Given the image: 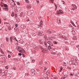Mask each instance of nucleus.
<instances>
[{"label": "nucleus", "instance_id": "nucleus-1", "mask_svg": "<svg viewBox=\"0 0 79 79\" xmlns=\"http://www.w3.org/2000/svg\"><path fill=\"white\" fill-rule=\"evenodd\" d=\"M48 43L49 44V45H48V44H47V42H44L45 45L47 47H48L49 49H50V50H51V51H52V50H55V49H54L53 48H52V47H51V46H53V44L50 41H48Z\"/></svg>", "mask_w": 79, "mask_h": 79}, {"label": "nucleus", "instance_id": "nucleus-2", "mask_svg": "<svg viewBox=\"0 0 79 79\" xmlns=\"http://www.w3.org/2000/svg\"><path fill=\"white\" fill-rule=\"evenodd\" d=\"M72 10H75L76 9H77V6L76 5L74 4H72Z\"/></svg>", "mask_w": 79, "mask_h": 79}, {"label": "nucleus", "instance_id": "nucleus-3", "mask_svg": "<svg viewBox=\"0 0 79 79\" xmlns=\"http://www.w3.org/2000/svg\"><path fill=\"white\" fill-rule=\"evenodd\" d=\"M57 14H61V13H63V11H62V10H60L57 11Z\"/></svg>", "mask_w": 79, "mask_h": 79}, {"label": "nucleus", "instance_id": "nucleus-4", "mask_svg": "<svg viewBox=\"0 0 79 79\" xmlns=\"http://www.w3.org/2000/svg\"><path fill=\"white\" fill-rule=\"evenodd\" d=\"M38 34L40 36V35H44V34L42 31H39V32H38Z\"/></svg>", "mask_w": 79, "mask_h": 79}, {"label": "nucleus", "instance_id": "nucleus-5", "mask_svg": "<svg viewBox=\"0 0 79 79\" xmlns=\"http://www.w3.org/2000/svg\"><path fill=\"white\" fill-rule=\"evenodd\" d=\"M19 52L20 53H23V52L24 53V52H25V51L23 48H20V49L19 50Z\"/></svg>", "mask_w": 79, "mask_h": 79}, {"label": "nucleus", "instance_id": "nucleus-6", "mask_svg": "<svg viewBox=\"0 0 79 79\" xmlns=\"http://www.w3.org/2000/svg\"><path fill=\"white\" fill-rule=\"evenodd\" d=\"M23 32H24V33H27L28 31H27V30L25 29L23 30Z\"/></svg>", "mask_w": 79, "mask_h": 79}, {"label": "nucleus", "instance_id": "nucleus-7", "mask_svg": "<svg viewBox=\"0 0 79 79\" xmlns=\"http://www.w3.org/2000/svg\"><path fill=\"white\" fill-rule=\"evenodd\" d=\"M25 16V14L24 13H21L20 15V17H22V16Z\"/></svg>", "mask_w": 79, "mask_h": 79}, {"label": "nucleus", "instance_id": "nucleus-8", "mask_svg": "<svg viewBox=\"0 0 79 79\" xmlns=\"http://www.w3.org/2000/svg\"><path fill=\"white\" fill-rule=\"evenodd\" d=\"M39 41L40 44H44V42H42L41 40H39Z\"/></svg>", "mask_w": 79, "mask_h": 79}, {"label": "nucleus", "instance_id": "nucleus-9", "mask_svg": "<svg viewBox=\"0 0 79 79\" xmlns=\"http://www.w3.org/2000/svg\"><path fill=\"white\" fill-rule=\"evenodd\" d=\"M27 8L28 9V10H29L30 8H31V5H28L27 7Z\"/></svg>", "mask_w": 79, "mask_h": 79}, {"label": "nucleus", "instance_id": "nucleus-10", "mask_svg": "<svg viewBox=\"0 0 79 79\" xmlns=\"http://www.w3.org/2000/svg\"><path fill=\"white\" fill-rule=\"evenodd\" d=\"M9 40L10 41V43H11V44H12V43L13 42V40L10 37V39H9Z\"/></svg>", "mask_w": 79, "mask_h": 79}, {"label": "nucleus", "instance_id": "nucleus-11", "mask_svg": "<svg viewBox=\"0 0 79 79\" xmlns=\"http://www.w3.org/2000/svg\"><path fill=\"white\" fill-rule=\"evenodd\" d=\"M47 33L49 34H50L51 33H53V32H52V31L49 30L47 31Z\"/></svg>", "mask_w": 79, "mask_h": 79}, {"label": "nucleus", "instance_id": "nucleus-12", "mask_svg": "<svg viewBox=\"0 0 79 79\" xmlns=\"http://www.w3.org/2000/svg\"><path fill=\"white\" fill-rule=\"evenodd\" d=\"M40 25L41 27H42L43 26V24H44V23H43V22L42 21H41L40 22Z\"/></svg>", "mask_w": 79, "mask_h": 79}, {"label": "nucleus", "instance_id": "nucleus-13", "mask_svg": "<svg viewBox=\"0 0 79 79\" xmlns=\"http://www.w3.org/2000/svg\"><path fill=\"white\" fill-rule=\"evenodd\" d=\"M31 35H32V36H35L36 35V34H35L34 33H31Z\"/></svg>", "mask_w": 79, "mask_h": 79}, {"label": "nucleus", "instance_id": "nucleus-14", "mask_svg": "<svg viewBox=\"0 0 79 79\" xmlns=\"http://www.w3.org/2000/svg\"><path fill=\"white\" fill-rule=\"evenodd\" d=\"M3 5L6 8H8V5L6 4H3Z\"/></svg>", "mask_w": 79, "mask_h": 79}, {"label": "nucleus", "instance_id": "nucleus-15", "mask_svg": "<svg viewBox=\"0 0 79 79\" xmlns=\"http://www.w3.org/2000/svg\"><path fill=\"white\" fill-rule=\"evenodd\" d=\"M3 9L6 10L5 11H8V8L7 7H6L5 8H3Z\"/></svg>", "mask_w": 79, "mask_h": 79}, {"label": "nucleus", "instance_id": "nucleus-16", "mask_svg": "<svg viewBox=\"0 0 79 79\" xmlns=\"http://www.w3.org/2000/svg\"><path fill=\"white\" fill-rule=\"evenodd\" d=\"M74 65L75 66H77V62H75L74 64Z\"/></svg>", "mask_w": 79, "mask_h": 79}, {"label": "nucleus", "instance_id": "nucleus-17", "mask_svg": "<svg viewBox=\"0 0 79 79\" xmlns=\"http://www.w3.org/2000/svg\"><path fill=\"white\" fill-rule=\"evenodd\" d=\"M0 52L2 54H3V55H5V53H4V52H3L2 50H1Z\"/></svg>", "mask_w": 79, "mask_h": 79}, {"label": "nucleus", "instance_id": "nucleus-18", "mask_svg": "<svg viewBox=\"0 0 79 79\" xmlns=\"http://www.w3.org/2000/svg\"><path fill=\"white\" fill-rule=\"evenodd\" d=\"M10 37L12 39H12H13V40L15 39V38H16L15 37Z\"/></svg>", "mask_w": 79, "mask_h": 79}, {"label": "nucleus", "instance_id": "nucleus-19", "mask_svg": "<svg viewBox=\"0 0 79 79\" xmlns=\"http://www.w3.org/2000/svg\"><path fill=\"white\" fill-rule=\"evenodd\" d=\"M73 40H77V38L75 36H74L73 38Z\"/></svg>", "mask_w": 79, "mask_h": 79}, {"label": "nucleus", "instance_id": "nucleus-20", "mask_svg": "<svg viewBox=\"0 0 79 79\" xmlns=\"http://www.w3.org/2000/svg\"><path fill=\"white\" fill-rule=\"evenodd\" d=\"M17 48L18 50L19 51V50H20V49L21 48L19 47H17Z\"/></svg>", "mask_w": 79, "mask_h": 79}, {"label": "nucleus", "instance_id": "nucleus-21", "mask_svg": "<svg viewBox=\"0 0 79 79\" xmlns=\"http://www.w3.org/2000/svg\"><path fill=\"white\" fill-rule=\"evenodd\" d=\"M8 29L9 31H10L11 30V26H9L8 27Z\"/></svg>", "mask_w": 79, "mask_h": 79}, {"label": "nucleus", "instance_id": "nucleus-22", "mask_svg": "<svg viewBox=\"0 0 79 79\" xmlns=\"http://www.w3.org/2000/svg\"><path fill=\"white\" fill-rule=\"evenodd\" d=\"M9 0V2H14V1L13 0Z\"/></svg>", "mask_w": 79, "mask_h": 79}, {"label": "nucleus", "instance_id": "nucleus-23", "mask_svg": "<svg viewBox=\"0 0 79 79\" xmlns=\"http://www.w3.org/2000/svg\"><path fill=\"white\" fill-rule=\"evenodd\" d=\"M25 2L26 3H29V0H25Z\"/></svg>", "mask_w": 79, "mask_h": 79}, {"label": "nucleus", "instance_id": "nucleus-24", "mask_svg": "<svg viewBox=\"0 0 79 79\" xmlns=\"http://www.w3.org/2000/svg\"><path fill=\"white\" fill-rule=\"evenodd\" d=\"M15 14L14 13H12V14H11V16H12V17H13V16H15Z\"/></svg>", "mask_w": 79, "mask_h": 79}, {"label": "nucleus", "instance_id": "nucleus-25", "mask_svg": "<svg viewBox=\"0 0 79 79\" xmlns=\"http://www.w3.org/2000/svg\"><path fill=\"white\" fill-rule=\"evenodd\" d=\"M64 40H68V38L65 36L64 37Z\"/></svg>", "mask_w": 79, "mask_h": 79}, {"label": "nucleus", "instance_id": "nucleus-26", "mask_svg": "<svg viewBox=\"0 0 79 79\" xmlns=\"http://www.w3.org/2000/svg\"><path fill=\"white\" fill-rule=\"evenodd\" d=\"M29 74L28 73H25V76H28Z\"/></svg>", "mask_w": 79, "mask_h": 79}, {"label": "nucleus", "instance_id": "nucleus-27", "mask_svg": "<svg viewBox=\"0 0 79 79\" xmlns=\"http://www.w3.org/2000/svg\"><path fill=\"white\" fill-rule=\"evenodd\" d=\"M3 28V27H2L1 26H0V31L2 29V28Z\"/></svg>", "mask_w": 79, "mask_h": 79}, {"label": "nucleus", "instance_id": "nucleus-28", "mask_svg": "<svg viewBox=\"0 0 79 79\" xmlns=\"http://www.w3.org/2000/svg\"><path fill=\"white\" fill-rule=\"evenodd\" d=\"M9 38H6V40L7 42H8Z\"/></svg>", "mask_w": 79, "mask_h": 79}, {"label": "nucleus", "instance_id": "nucleus-29", "mask_svg": "<svg viewBox=\"0 0 79 79\" xmlns=\"http://www.w3.org/2000/svg\"><path fill=\"white\" fill-rule=\"evenodd\" d=\"M63 65L64 66H66V64L65 63H64L63 64Z\"/></svg>", "mask_w": 79, "mask_h": 79}, {"label": "nucleus", "instance_id": "nucleus-30", "mask_svg": "<svg viewBox=\"0 0 79 79\" xmlns=\"http://www.w3.org/2000/svg\"><path fill=\"white\" fill-rule=\"evenodd\" d=\"M70 44H71V45H74V43L73 42H71V43H70Z\"/></svg>", "mask_w": 79, "mask_h": 79}, {"label": "nucleus", "instance_id": "nucleus-31", "mask_svg": "<svg viewBox=\"0 0 79 79\" xmlns=\"http://www.w3.org/2000/svg\"><path fill=\"white\" fill-rule=\"evenodd\" d=\"M57 21L58 23H60V19H58Z\"/></svg>", "mask_w": 79, "mask_h": 79}, {"label": "nucleus", "instance_id": "nucleus-32", "mask_svg": "<svg viewBox=\"0 0 79 79\" xmlns=\"http://www.w3.org/2000/svg\"><path fill=\"white\" fill-rule=\"evenodd\" d=\"M1 4H3V0H1Z\"/></svg>", "mask_w": 79, "mask_h": 79}, {"label": "nucleus", "instance_id": "nucleus-33", "mask_svg": "<svg viewBox=\"0 0 79 79\" xmlns=\"http://www.w3.org/2000/svg\"><path fill=\"white\" fill-rule=\"evenodd\" d=\"M67 68L69 69H71V68L70 67L68 66Z\"/></svg>", "mask_w": 79, "mask_h": 79}, {"label": "nucleus", "instance_id": "nucleus-34", "mask_svg": "<svg viewBox=\"0 0 79 79\" xmlns=\"http://www.w3.org/2000/svg\"><path fill=\"white\" fill-rule=\"evenodd\" d=\"M64 78H66V77H68V76L66 75H64Z\"/></svg>", "mask_w": 79, "mask_h": 79}, {"label": "nucleus", "instance_id": "nucleus-35", "mask_svg": "<svg viewBox=\"0 0 79 79\" xmlns=\"http://www.w3.org/2000/svg\"><path fill=\"white\" fill-rule=\"evenodd\" d=\"M50 2H51L52 3H53V1L54 0H50Z\"/></svg>", "mask_w": 79, "mask_h": 79}, {"label": "nucleus", "instance_id": "nucleus-36", "mask_svg": "<svg viewBox=\"0 0 79 79\" xmlns=\"http://www.w3.org/2000/svg\"><path fill=\"white\" fill-rule=\"evenodd\" d=\"M42 63V62H40L39 63V64H40V65H41Z\"/></svg>", "mask_w": 79, "mask_h": 79}, {"label": "nucleus", "instance_id": "nucleus-37", "mask_svg": "<svg viewBox=\"0 0 79 79\" xmlns=\"http://www.w3.org/2000/svg\"><path fill=\"white\" fill-rule=\"evenodd\" d=\"M18 55L19 56H21V55H22V54H21V53H19Z\"/></svg>", "mask_w": 79, "mask_h": 79}, {"label": "nucleus", "instance_id": "nucleus-38", "mask_svg": "<svg viewBox=\"0 0 79 79\" xmlns=\"http://www.w3.org/2000/svg\"><path fill=\"white\" fill-rule=\"evenodd\" d=\"M53 52L54 53H55L56 52V51H55V50H53Z\"/></svg>", "mask_w": 79, "mask_h": 79}, {"label": "nucleus", "instance_id": "nucleus-39", "mask_svg": "<svg viewBox=\"0 0 79 79\" xmlns=\"http://www.w3.org/2000/svg\"><path fill=\"white\" fill-rule=\"evenodd\" d=\"M17 28L16 27H15L14 28V30H15V31H17Z\"/></svg>", "mask_w": 79, "mask_h": 79}, {"label": "nucleus", "instance_id": "nucleus-40", "mask_svg": "<svg viewBox=\"0 0 79 79\" xmlns=\"http://www.w3.org/2000/svg\"><path fill=\"white\" fill-rule=\"evenodd\" d=\"M62 2H63V5H64V4H65V3L64 2V1H62Z\"/></svg>", "mask_w": 79, "mask_h": 79}, {"label": "nucleus", "instance_id": "nucleus-41", "mask_svg": "<svg viewBox=\"0 0 79 79\" xmlns=\"http://www.w3.org/2000/svg\"><path fill=\"white\" fill-rule=\"evenodd\" d=\"M8 23H7V22H4V24H8Z\"/></svg>", "mask_w": 79, "mask_h": 79}, {"label": "nucleus", "instance_id": "nucleus-42", "mask_svg": "<svg viewBox=\"0 0 79 79\" xmlns=\"http://www.w3.org/2000/svg\"><path fill=\"white\" fill-rule=\"evenodd\" d=\"M1 47L2 48H3V44H1Z\"/></svg>", "mask_w": 79, "mask_h": 79}, {"label": "nucleus", "instance_id": "nucleus-43", "mask_svg": "<svg viewBox=\"0 0 79 79\" xmlns=\"http://www.w3.org/2000/svg\"><path fill=\"white\" fill-rule=\"evenodd\" d=\"M54 44H57V42H56V41H54Z\"/></svg>", "mask_w": 79, "mask_h": 79}, {"label": "nucleus", "instance_id": "nucleus-44", "mask_svg": "<svg viewBox=\"0 0 79 79\" xmlns=\"http://www.w3.org/2000/svg\"><path fill=\"white\" fill-rule=\"evenodd\" d=\"M15 12H16V13H17L18 11H17V9H15Z\"/></svg>", "mask_w": 79, "mask_h": 79}, {"label": "nucleus", "instance_id": "nucleus-45", "mask_svg": "<svg viewBox=\"0 0 79 79\" xmlns=\"http://www.w3.org/2000/svg\"><path fill=\"white\" fill-rule=\"evenodd\" d=\"M13 69H14V70H15L16 69V67H14L13 68Z\"/></svg>", "mask_w": 79, "mask_h": 79}, {"label": "nucleus", "instance_id": "nucleus-46", "mask_svg": "<svg viewBox=\"0 0 79 79\" xmlns=\"http://www.w3.org/2000/svg\"><path fill=\"white\" fill-rule=\"evenodd\" d=\"M3 4H2V3H1V6L2 7H3Z\"/></svg>", "mask_w": 79, "mask_h": 79}, {"label": "nucleus", "instance_id": "nucleus-47", "mask_svg": "<svg viewBox=\"0 0 79 79\" xmlns=\"http://www.w3.org/2000/svg\"><path fill=\"white\" fill-rule=\"evenodd\" d=\"M47 48L45 49L44 50V51H45V52H47Z\"/></svg>", "mask_w": 79, "mask_h": 79}, {"label": "nucleus", "instance_id": "nucleus-48", "mask_svg": "<svg viewBox=\"0 0 79 79\" xmlns=\"http://www.w3.org/2000/svg\"><path fill=\"white\" fill-rule=\"evenodd\" d=\"M65 78L64 77H62L61 78V79H64Z\"/></svg>", "mask_w": 79, "mask_h": 79}, {"label": "nucleus", "instance_id": "nucleus-49", "mask_svg": "<svg viewBox=\"0 0 79 79\" xmlns=\"http://www.w3.org/2000/svg\"><path fill=\"white\" fill-rule=\"evenodd\" d=\"M10 57H11V56H10V55H8V58H10Z\"/></svg>", "mask_w": 79, "mask_h": 79}, {"label": "nucleus", "instance_id": "nucleus-50", "mask_svg": "<svg viewBox=\"0 0 79 79\" xmlns=\"http://www.w3.org/2000/svg\"><path fill=\"white\" fill-rule=\"evenodd\" d=\"M70 76H73V75L72 73H71L70 74Z\"/></svg>", "mask_w": 79, "mask_h": 79}, {"label": "nucleus", "instance_id": "nucleus-51", "mask_svg": "<svg viewBox=\"0 0 79 79\" xmlns=\"http://www.w3.org/2000/svg\"><path fill=\"white\" fill-rule=\"evenodd\" d=\"M17 4L18 5H20V4L19 3V2H18Z\"/></svg>", "mask_w": 79, "mask_h": 79}, {"label": "nucleus", "instance_id": "nucleus-52", "mask_svg": "<svg viewBox=\"0 0 79 79\" xmlns=\"http://www.w3.org/2000/svg\"><path fill=\"white\" fill-rule=\"evenodd\" d=\"M71 23H72V24L73 25H74V23H73V22L72 21V22H71Z\"/></svg>", "mask_w": 79, "mask_h": 79}, {"label": "nucleus", "instance_id": "nucleus-53", "mask_svg": "<svg viewBox=\"0 0 79 79\" xmlns=\"http://www.w3.org/2000/svg\"><path fill=\"white\" fill-rule=\"evenodd\" d=\"M54 79H58V78H57V77H54Z\"/></svg>", "mask_w": 79, "mask_h": 79}, {"label": "nucleus", "instance_id": "nucleus-54", "mask_svg": "<svg viewBox=\"0 0 79 79\" xmlns=\"http://www.w3.org/2000/svg\"><path fill=\"white\" fill-rule=\"evenodd\" d=\"M23 56L24 58V57H25V56H24V55L23 54Z\"/></svg>", "mask_w": 79, "mask_h": 79}, {"label": "nucleus", "instance_id": "nucleus-55", "mask_svg": "<svg viewBox=\"0 0 79 79\" xmlns=\"http://www.w3.org/2000/svg\"><path fill=\"white\" fill-rule=\"evenodd\" d=\"M34 61H35V60H33L32 61V63H33V62H34Z\"/></svg>", "mask_w": 79, "mask_h": 79}, {"label": "nucleus", "instance_id": "nucleus-56", "mask_svg": "<svg viewBox=\"0 0 79 79\" xmlns=\"http://www.w3.org/2000/svg\"><path fill=\"white\" fill-rule=\"evenodd\" d=\"M2 70L0 69V73H2Z\"/></svg>", "mask_w": 79, "mask_h": 79}, {"label": "nucleus", "instance_id": "nucleus-57", "mask_svg": "<svg viewBox=\"0 0 79 79\" xmlns=\"http://www.w3.org/2000/svg\"><path fill=\"white\" fill-rule=\"evenodd\" d=\"M5 68L6 69H8V67H7V66Z\"/></svg>", "mask_w": 79, "mask_h": 79}, {"label": "nucleus", "instance_id": "nucleus-58", "mask_svg": "<svg viewBox=\"0 0 79 79\" xmlns=\"http://www.w3.org/2000/svg\"><path fill=\"white\" fill-rule=\"evenodd\" d=\"M45 79H48V77H46Z\"/></svg>", "mask_w": 79, "mask_h": 79}, {"label": "nucleus", "instance_id": "nucleus-59", "mask_svg": "<svg viewBox=\"0 0 79 79\" xmlns=\"http://www.w3.org/2000/svg\"><path fill=\"white\" fill-rule=\"evenodd\" d=\"M77 48H78V47L79 48V45L77 46Z\"/></svg>", "mask_w": 79, "mask_h": 79}, {"label": "nucleus", "instance_id": "nucleus-60", "mask_svg": "<svg viewBox=\"0 0 79 79\" xmlns=\"http://www.w3.org/2000/svg\"><path fill=\"white\" fill-rule=\"evenodd\" d=\"M25 27H25V25L23 26V28H25Z\"/></svg>", "mask_w": 79, "mask_h": 79}, {"label": "nucleus", "instance_id": "nucleus-61", "mask_svg": "<svg viewBox=\"0 0 79 79\" xmlns=\"http://www.w3.org/2000/svg\"><path fill=\"white\" fill-rule=\"evenodd\" d=\"M47 69V68H45L44 70H46Z\"/></svg>", "mask_w": 79, "mask_h": 79}, {"label": "nucleus", "instance_id": "nucleus-62", "mask_svg": "<svg viewBox=\"0 0 79 79\" xmlns=\"http://www.w3.org/2000/svg\"><path fill=\"white\" fill-rule=\"evenodd\" d=\"M65 44H68V42H65Z\"/></svg>", "mask_w": 79, "mask_h": 79}, {"label": "nucleus", "instance_id": "nucleus-63", "mask_svg": "<svg viewBox=\"0 0 79 79\" xmlns=\"http://www.w3.org/2000/svg\"><path fill=\"white\" fill-rule=\"evenodd\" d=\"M16 27H18V25L17 24H16Z\"/></svg>", "mask_w": 79, "mask_h": 79}, {"label": "nucleus", "instance_id": "nucleus-64", "mask_svg": "<svg viewBox=\"0 0 79 79\" xmlns=\"http://www.w3.org/2000/svg\"><path fill=\"white\" fill-rule=\"evenodd\" d=\"M40 27V25H39V27Z\"/></svg>", "mask_w": 79, "mask_h": 79}]
</instances>
